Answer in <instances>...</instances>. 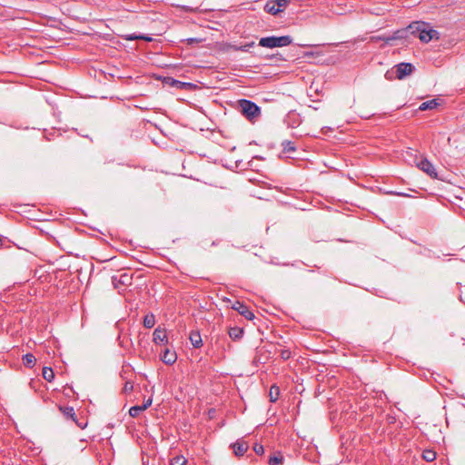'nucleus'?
Wrapping results in <instances>:
<instances>
[{
  "label": "nucleus",
  "mask_w": 465,
  "mask_h": 465,
  "mask_svg": "<svg viewBox=\"0 0 465 465\" xmlns=\"http://www.w3.org/2000/svg\"><path fill=\"white\" fill-rule=\"evenodd\" d=\"M189 340L194 348L203 346V340L199 331H192L189 334Z\"/></svg>",
  "instance_id": "nucleus-12"
},
{
  "label": "nucleus",
  "mask_w": 465,
  "mask_h": 465,
  "mask_svg": "<svg viewBox=\"0 0 465 465\" xmlns=\"http://www.w3.org/2000/svg\"><path fill=\"white\" fill-rule=\"evenodd\" d=\"M120 282L124 284H128L130 282V277L127 274L121 275Z\"/></svg>",
  "instance_id": "nucleus-30"
},
{
  "label": "nucleus",
  "mask_w": 465,
  "mask_h": 465,
  "mask_svg": "<svg viewBox=\"0 0 465 465\" xmlns=\"http://www.w3.org/2000/svg\"><path fill=\"white\" fill-rule=\"evenodd\" d=\"M280 355L282 360L286 361L291 358L292 352L290 350L283 349V350H281Z\"/></svg>",
  "instance_id": "nucleus-27"
},
{
  "label": "nucleus",
  "mask_w": 465,
  "mask_h": 465,
  "mask_svg": "<svg viewBox=\"0 0 465 465\" xmlns=\"http://www.w3.org/2000/svg\"><path fill=\"white\" fill-rule=\"evenodd\" d=\"M396 194L397 195H401V196H405L406 195L405 193H397Z\"/></svg>",
  "instance_id": "nucleus-34"
},
{
  "label": "nucleus",
  "mask_w": 465,
  "mask_h": 465,
  "mask_svg": "<svg viewBox=\"0 0 465 465\" xmlns=\"http://www.w3.org/2000/svg\"><path fill=\"white\" fill-rule=\"evenodd\" d=\"M233 310L237 311L241 315H242L247 320H252L254 318V314L251 312L247 305L239 301L235 302L232 307Z\"/></svg>",
  "instance_id": "nucleus-8"
},
{
  "label": "nucleus",
  "mask_w": 465,
  "mask_h": 465,
  "mask_svg": "<svg viewBox=\"0 0 465 465\" xmlns=\"http://www.w3.org/2000/svg\"><path fill=\"white\" fill-rule=\"evenodd\" d=\"M59 409L65 418L71 419L76 422V415L73 407L60 406Z\"/></svg>",
  "instance_id": "nucleus-15"
},
{
  "label": "nucleus",
  "mask_w": 465,
  "mask_h": 465,
  "mask_svg": "<svg viewBox=\"0 0 465 465\" xmlns=\"http://www.w3.org/2000/svg\"><path fill=\"white\" fill-rule=\"evenodd\" d=\"M143 323L147 329L153 328L155 324L154 315L153 313L145 315Z\"/></svg>",
  "instance_id": "nucleus-19"
},
{
  "label": "nucleus",
  "mask_w": 465,
  "mask_h": 465,
  "mask_svg": "<svg viewBox=\"0 0 465 465\" xmlns=\"http://www.w3.org/2000/svg\"><path fill=\"white\" fill-rule=\"evenodd\" d=\"M134 389V385L131 381H126L124 386V392H130Z\"/></svg>",
  "instance_id": "nucleus-29"
},
{
  "label": "nucleus",
  "mask_w": 465,
  "mask_h": 465,
  "mask_svg": "<svg viewBox=\"0 0 465 465\" xmlns=\"http://www.w3.org/2000/svg\"><path fill=\"white\" fill-rule=\"evenodd\" d=\"M414 70V66L410 63H401L396 65V75L398 79H403L410 75Z\"/></svg>",
  "instance_id": "nucleus-6"
},
{
  "label": "nucleus",
  "mask_w": 465,
  "mask_h": 465,
  "mask_svg": "<svg viewBox=\"0 0 465 465\" xmlns=\"http://www.w3.org/2000/svg\"><path fill=\"white\" fill-rule=\"evenodd\" d=\"M418 167L422 172L427 173L430 178H432V179H440L434 165L428 159H422L418 163Z\"/></svg>",
  "instance_id": "nucleus-5"
},
{
  "label": "nucleus",
  "mask_w": 465,
  "mask_h": 465,
  "mask_svg": "<svg viewBox=\"0 0 465 465\" xmlns=\"http://www.w3.org/2000/svg\"><path fill=\"white\" fill-rule=\"evenodd\" d=\"M383 38H387V36H381V35L372 36L371 40L374 42L384 41Z\"/></svg>",
  "instance_id": "nucleus-32"
},
{
  "label": "nucleus",
  "mask_w": 465,
  "mask_h": 465,
  "mask_svg": "<svg viewBox=\"0 0 465 465\" xmlns=\"http://www.w3.org/2000/svg\"><path fill=\"white\" fill-rule=\"evenodd\" d=\"M437 454L433 450H424L422 452V458L428 462H431L436 460Z\"/></svg>",
  "instance_id": "nucleus-21"
},
{
  "label": "nucleus",
  "mask_w": 465,
  "mask_h": 465,
  "mask_svg": "<svg viewBox=\"0 0 465 465\" xmlns=\"http://www.w3.org/2000/svg\"><path fill=\"white\" fill-rule=\"evenodd\" d=\"M186 41L188 44H195L201 42V40L198 38H188Z\"/></svg>",
  "instance_id": "nucleus-33"
},
{
  "label": "nucleus",
  "mask_w": 465,
  "mask_h": 465,
  "mask_svg": "<svg viewBox=\"0 0 465 465\" xmlns=\"http://www.w3.org/2000/svg\"><path fill=\"white\" fill-rule=\"evenodd\" d=\"M292 39L289 35L267 36L259 40V45L266 48L283 47L291 45Z\"/></svg>",
  "instance_id": "nucleus-2"
},
{
  "label": "nucleus",
  "mask_w": 465,
  "mask_h": 465,
  "mask_svg": "<svg viewBox=\"0 0 465 465\" xmlns=\"http://www.w3.org/2000/svg\"><path fill=\"white\" fill-rule=\"evenodd\" d=\"M253 450L255 451L256 454L261 455L263 453L264 449L262 445L255 443L253 446Z\"/></svg>",
  "instance_id": "nucleus-28"
},
{
  "label": "nucleus",
  "mask_w": 465,
  "mask_h": 465,
  "mask_svg": "<svg viewBox=\"0 0 465 465\" xmlns=\"http://www.w3.org/2000/svg\"><path fill=\"white\" fill-rule=\"evenodd\" d=\"M43 377L47 381H52L54 378V373L52 368L44 367L42 371Z\"/></svg>",
  "instance_id": "nucleus-22"
},
{
  "label": "nucleus",
  "mask_w": 465,
  "mask_h": 465,
  "mask_svg": "<svg viewBox=\"0 0 465 465\" xmlns=\"http://www.w3.org/2000/svg\"><path fill=\"white\" fill-rule=\"evenodd\" d=\"M282 151L284 153H294L296 151V147L294 143L291 141L285 140L282 143Z\"/></svg>",
  "instance_id": "nucleus-20"
},
{
  "label": "nucleus",
  "mask_w": 465,
  "mask_h": 465,
  "mask_svg": "<svg viewBox=\"0 0 465 465\" xmlns=\"http://www.w3.org/2000/svg\"><path fill=\"white\" fill-rule=\"evenodd\" d=\"M124 38L125 40H128V41H133V40H144L146 42H152L153 41V38L151 36H148V35H135V34H131V35H124Z\"/></svg>",
  "instance_id": "nucleus-17"
},
{
  "label": "nucleus",
  "mask_w": 465,
  "mask_h": 465,
  "mask_svg": "<svg viewBox=\"0 0 465 465\" xmlns=\"http://www.w3.org/2000/svg\"><path fill=\"white\" fill-rule=\"evenodd\" d=\"M409 35H410V31H409V25H408L406 28L397 30L391 35H389V36H387V38H383V39L386 44L390 45L391 43V41L407 38Z\"/></svg>",
  "instance_id": "nucleus-10"
},
{
  "label": "nucleus",
  "mask_w": 465,
  "mask_h": 465,
  "mask_svg": "<svg viewBox=\"0 0 465 465\" xmlns=\"http://www.w3.org/2000/svg\"><path fill=\"white\" fill-rule=\"evenodd\" d=\"M23 363L25 367L33 368L35 364L36 359L32 353H26L23 356Z\"/></svg>",
  "instance_id": "nucleus-18"
},
{
  "label": "nucleus",
  "mask_w": 465,
  "mask_h": 465,
  "mask_svg": "<svg viewBox=\"0 0 465 465\" xmlns=\"http://www.w3.org/2000/svg\"><path fill=\"white\" fill-rule=\"evenodd\" d=\"M280 390L277 386L273 385L270 389V401L275 402L278 400Z\"/></svg>",
  "instance_id": "nucleus-24"
},
{
  "label": "nucleus",
  "mask_w": 465,
  "mask_h": 465,
  "mask_svg": "<svg viewBox=\"0 0 465 465\" xmlns=\"http://www.w3.org/2000/svg\"><path fill=\"white\" fill-rule=\"evenodd\" d=\"M153 341L155 344L166 345L168 343V337L166 331L158 326L153 333Z\"/></svg>",
  "instance_id": "nucleus-7"
},
{
  "label": "nucleus",
  "mask_w": 465,
  "mask_h": 465,
  "mask_svg": "<svg viewBox=\"0 0 465 465\" xmlns=\"http://www.w3.org/2000/svg\"><path fill=\"white\" fill-rule=\"evenodd\" d=\"M242 114L250 121L256 119L261 114L260 107L253 102L242 99L239 102Z\"/></svg>",
  "instance_id": "nucleus-3"
},
{
  "label": "nucleus",
  "mask_w": 465,
  "mask_h": 465,
  "mask_svg": "<svg viewBox=\"0 0 465 465\" xmlns=\"http://www.w3.org/2000/svg\"><path fill=\"white\" fill-rule=\"evenodd\" d=\"M410 35L418 37L422 43L440 39V33L430 23L414 21L409 25Z\"/></svg>",
  "instance_id": "nucleus-1"
},
{
  "label": "nucleus",
  "mask_w": 465,
  "mask_h": 465,
  "mask_svg": "<svg viewBox=\"0 0 465 465\" xmlns=\"http://www.w3.org/2000/svg\"><path fill=\"white\" fill-rule=\"evenodd\" d=\"M161 360L167 365L173 364L177 360V355L175 351H171L169 349H165L163 355L161 356Z\"/></svg>",
  "instance_id": "nucleus-11"
},
{
  "label": "nucleus",
  "mask_w": 465,
  "mask_h": 465,
  "mask_svg": "<svg viewBox=\"0 0 465 465\" xmlns=\"http://www.w3.org/2000/svg\"><path fill=\"white\" fill-rule=\"evenodd\" d=\"M152 402L153 400L151 398L145 401V402L142 405L143 407H144V411L152 405Z\"/></svg>",
  "instance_id": "nucleus-31"
},
{
  "label": "nucleus",
  "mask_w": 465,
  "mask_h": 465,
  "mask_svg": "<svg viewBox=\"0 0 465 465\" xmlns=\"http://www.w3.org/2000/svg\"><path fill=\"white\" fill-rule=\"evenodd\" d=\"M290 0H268L264 5V11L272 15H277L283 12Z\"/></svg>",
  "instance_id": "nucleus-4"
},
{
  "label": "nucleus",
  "mask_w": 465,
  "mask_h": 465,
  "mask_svg": "<svg viewBox=\"0 0 465 465\" xmlns=\"http://www.w3.org/2000/svg\"><path fill=\"white\" fill-rule=\"evenodd\" d=\"M232 448L236 456H242L248 450V444L244 441H236Z\"/></svg>",
  "instance_id": "nucleus-13"
},
{
  "label": "nucleus",
  "mask_w": 465,
  "mask_h": 465,
  "mask_svg": "<svg viewBox=\"0 0 465 465\" xmlns=\"http://www.w3.org/2000/svg\"><path fill=\"white\" fill-rule=\"evenodd\" d=\"M164 83L180 90H191L194 86L192 83L182 82L173 77H166Z\"/></svg>",
  "instance_id": "nucleus-9"
},
{
  "label": "nucleus",
  "mask_w": 465,
  "mask_h": 465,
  "mask_svg": "<svg viewBox=\"0 0 465 465\" xmlns=\"http://www.w3.org/2000/svg\"><path fill=\"white\" fill-rule=\"evenodd\" d=\"M144 411V407L142 405H135L130 408L129 414L133 418H136L139 416V414Z\"/></svg>",
  "instance_id": "nucleus-23"
},
{
  "label": "nucleus",
  "mask_w": 465,
  "mask_h": 465,
  "mask_svg": "<svg viewBox=\"0 0 465 465\" xmlns=\"http://www.w3.org/2000/svg\"><path fill=\"white\" fill-rule=\"evenodd\" d=\"M228 334L232 341H239L243 335V329L239 327H230Z\"/></svg>",
  "instance_id": "nucleus-14"
},
{
  "label": "nucleus",
  "mask_w": 465,
  "mask_h": 465,
  "mask_svg": "<svg viewBox=\"0 0 465 465\" xmlns=\"http://www.w3.org/2000/svg\"><path fill=\"white\" fill-rule=\"evenodd\" d=\"M438 105H439L438 100L432 99V100L423 102L420 105L419 110H420V111L432 110V109H435Z\"/></svg>",
  "instance_id": "nucleus-16"
},
{
  "label": "nucleus",
  "mask_w": 465,
  "mask_h": 465,
  "mask_svg": "<svg viewBox=\"0 0 465 465\" xmlns=\"http://www.w3.org/2000/svg\"><path fill=\"white\" fill-rule=\"evenodd\" d=\"M2 245V239L0 238V246Z\"/></svg>",
  "instance_id": "nucleus-35"
},
{
  "label": "nucleus",
  "mask_w": 465,
  "mask_h": 465,
  "mask_svg": "<svg viewBox=\"0 0 465 465\" xmlns=\"http://www.w3.org/2000/svg\"><path fill=\"white\" fill-rule=\"evenodd\" d=\"M282 456L279 454L270 457L268 463L269 465H281L282 463Z\"/></svg>",
  "instance_id": "nucleus-25"
},
{
  "label": "nucleus",
  "mask_w": 465,
  "mask_h": 465,
  "mask_svg": "<svg viewBox=\"0 0 465 465\" xmlns=\"http://www.w3.org/2000/svg\"><path fill=\"white\" fill-rule=\"evenodd\" d=\"M187 460L183 456H176L171 460V465H185Z\"/></svg>",
  "instance_id": "nucleus-26"
}]
</instances>
